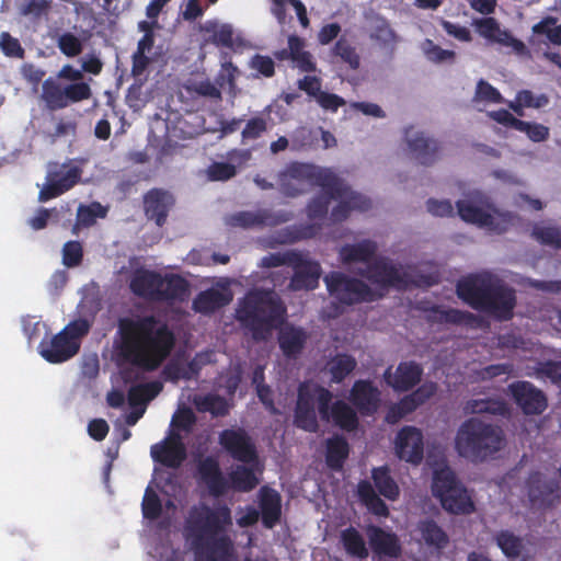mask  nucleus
<instances>
[{
    "mask_svg": "<svg viewBox=\"0 0 561 561\" xmlns=\"http://www.w3.org/2000/svg\"><path fill=\"white\" fill-rule=\"evenodd\" d=\"M117 357L144 371L157 370L171 355L175 335L152 314L123 317L117 322Z\"/></svg>",
    "mask_w": 561,
    "mask_h": 561,
    "instance_id": "1",
    "label": "nucleus"
},
{
    "mask_svg": "<svg viewBox=\"0 0 561 561\" xmlns=\"http://www.w3.org/2000/svg\"><path fill=\"white\" fill-rule=\"evenodd\" d=\"M231 526V510L226 504L215 507L201 504L190 510L185 533L195 548L208 550L205 561H227L233 551L232 540L227 535Z\"/></svg>",
    "mask_w": 561,
    "mask_h": 561,
    "instance_id": "2",
    "label": "nucleus"
},
{
    "mask_svg": "<svg viewBox=\"0 0 561 561\" xmlns=\"http://www.w3.org/2000/svg\"><path fill=\"white\" fill-rule=\"evenodd\" d=\"M456 294L472 309L500 321H506L513 317L516 305L515 290L489 272L462 277L456 284Z\"/></svg>",
    "mask_w": 561,
    "mask_h": 561,
    "instance_id": "3",
    "label": "nucleus"
},
{
    "mask_svg": "<svg viewBox=\"0 0 561 561\" xmlns=\"http://www.w3.org/2000/svg\"><path fill=\"white\" fill-rule=\"evenodd\" d=\"M286 307L273 289L249 291L240 302L236 318L254 341H265L285 321Z\"/></svg>",
    "mask_w": 561,
    "mask_h": 561,
    "instance_id": "4",
    "label": "nucleus"
},
{
    "mask_svg": "<svg viewBox=\"0 0 561 561\" xmlns=\"http://www.w3.org/2000/svg\"><path fill=\"white\" fill-rule=\"evenodd\" d=\"M504 444L505 435L501 426L476 416L463 421L455 436L457 454L473 463H482L494 457Z\"/></svg>",
    "mask_w": 561,
    "mask_h": 561,
    "instance_id": "5",
    "label": "nucleus"
},
{
    "mask_svg": "<svg viewBox=\"0 0 561 561\" xmlns=\"http://www.w3.org/2000/svg\"><path fill=\"white\" fill-rule=\"evenodd\" d=\"M279 191L288 197H296L307 191V186H319L324 194L334 197L345 192L344 181L332 170L311 163L291 162L278 173Z\"/></svg>",
    "mask_w": 561,
    "mask_h": 561,
    "instance_id": "6",
    "label": "nucleus"
},
{
    "mask_svg": "<svg viewBox=\"0 0 561 561\" xmlns=\"http://www.w3.org/2000/svg\"><path fill=\"white\" fill-rule=\"evenodd\" d=\"M59 79L72 81L62 85L53 78L46 79L42 84L41 99L49 111H58L68 107L71 104L80 103L92 96L91 87L82 82V70L73 68L71 65H65L58 72Z\"/></svg>",
    "mask_w": 561,
    "mask_h": 561,
    "instance_id": "7",
    "label": "nucleus"
},
{
    "mask_svg": "<svg viewBox=\"0 0 561 561\" xmlns=\"http://www.w3.org/2000/svg\"><path fill=\"white\" fill-rule=\"evenodd\" d=\"M332 398V392L317 382L311 380L300 382L294 410V425L305 432L317 433L319 423L316 403L321 420L329 421V404H331Z\"/></svg>",
    "mask_w": 561,
    "mask_h": 561,
    "instance_id": "8",
    "label": "nucleus"
},
{
    "mask_svg": "<svg viewBox=\"0 0 561 561\" xmlns=\"http://www.w3.org/2000/svg\"><path fill=\"white\" fill-rule=\"evenodd\" d=\"M432 494L439 500L442 507L450 514L466 515L474 511V503L466 486L448 466L434 470Z\"/></svg>",
    "mask_w": 561,
    "mask_h": 561,
    "instance_id": "9",
    "label": "nucleus"
},
{
    "mask_svg": "<svg viewBox=\"0 0 561 561\" xmlns=\"http://www.w3.org/2000/svg\"><path fill=\"white\" fill-rule=\"evenodd\" d=\"M323 282L332 302L337 308H346L364 302H374L382 297L367 283L343 272L332 271L328 273Z\"/></svg>",
    "mask_w": 561,
    "mask_h": 561,
    "instance_id": "10",
    "label": "nucleus"
},
{
    "mask_svg": "<svg viewBox=\"0 0 561 561\" xmlns=\"http://www.w3.org/2000/svg\"><path fill=\"white\" fill-rule=\"evenodd\" d=\"M358 274L381 288L405 289L412 285L430 287L435 284L433 277L428 275H420L417 279H414L410 273L402 271L388 257L376 259Z\"/></svg>",
    "mask_w": 561,
    "mask_h": 561,
    "instance_id": "11",
    "label": "nucleus"
},
{
    "mask_svg": "<svg viewBox=\"0 0 561 561\" xmlns=\"http://www.w3.org/2000/svg\"><path fill=\"white\" fill-rule=\"evenodd\" d=\"M218 442L232 459L242 463H254L257 461L256 445L244 428H226L219 433Z\"/></svg>",
    "mask_w": 561,
    "mask_h": 561,
    "instance_id": "12",
    "label": "nucleus"
},
{
    "mask_svg": "<svg viewBox=\"0 0 561 561\" xmlns=\"http://www.w3.org/2000/svg\"><path fill=\"white\" fill-rule=\"evenodd\" d=\"M396 455L412 465H420L424 458V436L420 428L403 426L396 436Z\"/></svg>",
    "mask_w": 561,
    "mask_h": 561,
    "instance_id": "13",
    "label": "nucleus"
},
{
    "mask_svg": "<svg viewBox=\"0 0 561 561\" xmlns=\"http://www.w3.org/2000/svg\"><path fill=\"white\" fill-rule=\"evenodd\" d=\"M290 261L294 274L289 282V289L293 291L313 290L319 286L321 265L317 261L308 260L297 253Z\"/></svg>",
    "mask_w": 561,
    "mask_h": 561,
    "instance_id": "14",
    "label": "nucleus"
},
{
    "mask_svg": "<svg viewBox=\"0 0 561 561\" xmlns=\"http://www.w3.org/2000/svg\"><path fill=\"white\" fill-rule=\"evenodd\" d=\"M456 206L458 215L463 221L474 224L479 227L489 228L497 232H503L506 230V226L500 227L497 218H501L504 224H510L513 219L511 214H496L497 216H495L467 199L458 201Z\"/></svg>",
    "mask_w": 561,
    "mask_h": 561,
    "instance_id": "15",
    "label": "nucleus"
},
{
    "mask_svg": "<svg viewBox=\"0 0 561 561\" xmlns=\"http://www.w3.org/2000/svg\"><path fill=\"white\" fill-rule=\"evenodd\" d=\"M560 500V486L556 479L540 472L528 474V501L542 507H552Z\"/></svg>",
    "mask_w": 561,
    "mask_h": 561,
    "instance_id": "16",
    "label": "nucleus"
},
{
    "mask_svg": "<svg viewBox=\"0 0 561 561\" xmlns=\"http://www.w3.org/2000/svg\"><path fill=\"white\" fill-rule=\"evenodd\" d=\"M150 454L156 462L176 469L186 459V448L178 433H171L162 442L151 446Z\"/></svg>",
    "mask_w": 561,
    "mask_h": 561,
    "instance_id": "17",
    "label": "nucleus"
},
{
    "mask_svg": "<svg viewBox=\"0 0 561 561\" xmlns=\"http://www.w3.org/2000/svg\"><path fill=\"white\" fill-rule=\"evenodd\" d=\"M198 480L206 485L210 495L219 497L229 490L228 479L225 478L219 461L213 456H206L197 461Z\"/></svg>",
    "mask_w": 561,
    "mask_h": 561,
    "instance_id": "18",
    "label": "nucleus"
},
{
    "mask_svg": "<svg viewBox=\"0 0 561 561\" xmlns=\"http://www.w3.org/2000/svg\"><path fill=\"white\" fill-rule=\"evenodd\" d=\"M80 350V343L71 342L61 332L38 345L41 356L50 364H60L72 358Z\"/></svg>",
    "mask_w": 561,
    "mask_h": 561,
    "instance_id": "19",
    "label": "nucleus"
},
{
    "mask_svg": "<svg viewBox=\"0 0 561 561\" xmlns=\"http://www.w3.org/2000/svg\"><path fill=\"white\" fill-rule=\"evenodd\" d=\"M174 205V197L162 188H151L144 195V210L148 220H153L158 227L167 222L169 211Z\"/></svg>",
    "mask_w": 561,
    "mask_h": 561,
    "instance_id": "20",
    "label": "nucleus"
},
{
    "mask_svg": "<svg viewBox=\"0 0 561 561\" xmlns=\"http://www.w3.org/2000/svg\"><path fill=\"white\" fill-rule=\"evenodd\" d=\"M405 140L413 158L422 165H431L438 159V142L413 127L405 129Z\"/></svg>",
    "mask_w": 561,
    "mask_h": 561,
    "instance_id": "21",
    "label": "nucleus"
},
{
    "mask_svg": "<svg viewBox=\"0 0 561 561\" xmlns=\"http://www.w3.org/2000/svg\"><path fill=\"white\" fill-rule=\"evenodd\" d=\"M350 401L365 416L377 412L380 392L369 380H356L350 392Z\"/></svg>",
    "mask_w": 561,
    "mask_h": 561,
    "instance_id": "22",
    "label": "nucleus"
},
{
    "mask_svg": "<svg viewBox=\"0 0 561 561\" xmlns=\"http://www.w3.org/2000/svg\"><path fill=\"white\" fill-rule=\"evenodd\" d=\"M345 192L342 196L334 197L327 194L329 198L339 201V204L331 211V220L333 222L344 221L352 210L366 211L371 207V202L366 196L353 192L344 182Z\"/></svg>",
    "mask_w": 561,
    "mask_h": 561,
    "instance_id": "23",
    "label": "nucleus"
},
{
    "mask_svg": "<svg viewBox=\"0 0 561 561\" xmlns=\"http://www.w3.org/2000/svg\"><path fill=\"white\" fill-rule=\"evenodd\" d=\"M367 535L369 546L376 556L388 558L400 557L402 548L396 534L373 525L368 527Z\"/></svg>",
    "mask_w": 561,
    "mask_h": 561,
    "instance_id": "24",
    "label": "nucleus"
},
{
    "mask_svg": "<svg viewBox=\"0 0 561 561\" xmlns=\"http://www.w3.org/2000/svg\"><path fill=\"white\" fill-rule=\"evenodd\" d=\"M391 368L385 373L387 382L397 391H409L414 388L422 378L423 368L415 362H401L393 376L390 374Z\"/></svg>",
    "mask_w": 561,
    "mask_h": 561,
    "instance_id": "25",
    "label": "nucleus"
},
{
    "mask_svg": "<svg viewBox=\"0 0 561 561\" xmlns=\"http://www.w3.org/2000/svg\"><path fill=\"white\" fill-rule=\"evenodd\" d=\"M160 286L161 274L144 267L136 268L129 280V289L135 296L154 301Z\"/></svg>",
    "mask_w": 561,
    "mask_h": 561,
    "instance_id": "26",
    "label": "nucleus"
},
{
    "mask_svg": "<svg viewBox=\"0 0 561 561\" xmlns=\"http://www.w3.org/2000/svg\"><path fill=\"white\" fill-rule=\"evenodd\" d=\"M286 214L273 215L263 209L259 211H239L229 217L228 224L233 227L252 228L260 226H274L287 221Z\"/></svg>",
    "mask_w": 561,
    "mask_h": 561,
    "instance_id": "27",
    "label": "nucleus"
},
{
    "mask_svg": "<svg viewBox=\"0 0 561 561\" xmlns=\"http://www.w3.org/2000/svg\"><path fill=\"white\" fill-rule=\"evenodd\" d=\"M190 295V283L179 274L161 275V286L158 288L156 301L183 302Z\"/></svg>",
    "mask_w": 561,
    "mask_h": 561,
    "instance_id": "28",
    "label": "nucleus"
},
{
    "mask_svg": "<svg viewBox=\"0 0 561 561\" xmlns=\"http://www.w3.org/2000/svg\"><path fill=\"white\" fill-rule=\"evenodd\" d=\"M232 300L230 291L217 288H208L196 295L193 300V309L202 314H210L216 310L227 306Z\"/></svg>",
    "mask_w": 561,
    "mask_h": 561,
    "instance_id": "29",
    "label": "nucleus"
},
{
    "mask_svg": "<svg viewBox=\"0 0 561 561\" xmlns=\"http://www.w3.org/2000/svg\"><path fill=\"white\" fill-rule=\"evenodd\" d=\"M259 506L264 527L273 528L280 519L282 499L274 489L263 486L260 491Z\"/></svg>",
    "mask_w": 561,
    "mask_h": 561,
    "instance_id": "30",
    "label": "nucleus"
},
{
    "mask_svg": "<svg viewBox=\"0 0 561 561\" xmlns=\"http://www.w3.org/2000/svg\"><path fill=\"white\" fill-rule=\"evenodd\" d=\"M417 531L420 541L437 552L444 550L449 543L447 533L433 519L425 518L419 522Z\"/></svg>",
    "mask_w": 561,
    "mask_h": 561,
    "instance_id": "31",
    "label": "nucleus"
},
{
    "mask_svg": "<svg viewBox=\"0 0 561 561\" xmlns=\"http://www.w3.org/2000/svg\"><path fill=\"white\" fill-rule=\"evenodd\" d=\"M307 333L301 328L287 327L278 333V344L282 353L289 359L297 358L307 342Z\"/></svg>",
    "mask_w": 561,
    "mask_h": 561,
    "instance_id": "32",
    "label": "nucleus"
},
{
    "mask_svg": "<svg viewBox=\"0 0 561 561\" xmlns=\"http://www.w3.org/2000/svg\"><path fill=\"white\" fill-rule=\"evenodd\" d=\"M377 252V244L371 240H363L354 244H345L340 250V257L343 264L371 263Z\"/></svg>",
    "mask_w": 561,
    "mask_h": 561,
    "instance_id": "33",
    "label": "nucleus"
},
{
    "mask_svg": "<svg viewBox=\"0 0 561 561\" xmlns=\"http://www.w3.org/2000/svg\"><path fill=\"white\" fill-rule=\"evenodd\" d=\"M287 43L289 45L288 54L295 66L302 72H316L317 64L312 54L305 49V39L297 35H289Z\"/></svg>",
    "mask_w": 561,
    "mask_h": 561,
    "instance_id": "34",
    "label": "nucleus"
},
{
    "mask_svg": "<svg viewBox=\"0 0 561 561\" xmlns=\"http://www.w3.org/2000/svg\"><path fill=\"white\" fill-rule=\"evenodd\" d=\"M329 414L333 423L343 431L354 432L357 430L359 420L356 411L342 400L332 405L329 404Z\"/></svg>",
    "mask_w": 561,
    "mask_h": 561,
    "instance_id": "35",
    "label": "nucleus"
},
{
    "mask_svg": "<svg viewBox=\"0 0 561 561\" xmlns=\"http://www.w3.org/2000/svg\"><path fill=\"white\" fill-rule=\"evenodd\" d=\"M357 494L363 505L367 510L379 517H388L389 508L386 502L376 493L374 485L367 481L362 480L357 484Z\"/></svg>",
    "mask_w": 561,
    "mask_h": 561,
    "instance_id": "36",
    "label": "nucleus"
},
{
    "mask_svg": "<svg viewBox=\"0 0 561 561\" xmlns=\"http://www.w3.org/2000/svg\"><path fill=\"white\" fill-rule=\"evenodd\" d=\"M350 455V445L345 437L335 435L327 440L325 461L330 469L341 470Z\"/></svg>",
    "mask_w": 561,
    "mask_h": 561,
    "instance_id": "37",
    "label": "nucleus"
},
{
    "mask_svg": "<svg viewBox=\"0 0 561 561\" xmlns=\"http://www.w3.org/2000/svg\"><path fill=\"white\" fill-rule=\"evenodd\" d=\"M371 479L380 495L389 501H396L400 495V489L390 473L388 466L373 468Z\"/></svg>",
    "mask_w": 561,
    "mask_h": 561,
    "instance_id": "38",
    "label": "nucleus"
},
{
    "mask_svg": "<svg viewBox=\"0 0 561 561\" xmlns=\"http://www.w3.org/2000/svg\"><path fill=\"white\" fill-rule=\"evenodd\" d=\"M341 542L350 557L365 560L369 556L366 542L362 534L353 526L341 531Z\"/></svg>",
    "mask_w": 561,
    "mask_h": 561,
    "instance_id": "39",
    "label": "nucleus"
},
{
    "mask_svg": "<svg viewBox=\"0 0 561 561\" xmlns=\"http://www.w3.org/2000/svg\"><path fill=\"white\" fill-rule=\"evenodd\" d=\"M428 311V320L438 323L469 324L476 320V316L469 311L454 308L444 309L438 305L431 307Z\"/></svg>",
    "mask_w": 561,
    "mask_h": 561,
    "instance_id": "40",
    "label": "nucleus"
},
{
    "mask_svg": "<svg viewBox=\"0 0 561 561\" xmlns=\"http://www.w3.org/2000/svg\"><path fill=\"white\" fill-rule=\"evenodd\" d=\"M370 38L377 42L382 49L387 50L389 56L393 55L396 45L399 41L397 33L383 18L376 19L370 33Z\"/></svg>",
    "mask_w": 561,
    "mask_h": 561,
    "instance_id": "41",
    "label": "nucleus"
},
{
    "mask_svg": "<svg viewBox=\"0 0 561 561\" xmlns=\"http://www.w3.org/2000/svg\"><path fill=\"white\" fill-rule=\"evenodd\" d=\"M331 56L351 70H357L360 66V56L353 43L345 36H341L331 48Z\"/></svg>",
    "mask_w": 561,
    "mask_h": 561,
    "instance_id": "42",
    "label": "nucleus"
},
{
    "mask_svg": "<svg viewBox=\"0 0 561 561\" xmlns=\"http://www.w3.org/2000/svg\"><path fill=\"white\" fill-rule=\"evenodd\" d=\"M228 482L229 489L238 492H250L256 488L259 484V479L256 478L253 469L243 465H238L229 473Z\"/></svg>",
    "mask_w": 561,
    "mask_h": 561,
    "instance_id": "43",
    "label": "nucleus"
},
{
    "mask_svg": "<svg viewBox=\"0 0 561 561\" xmlns=\"http://www.w3.org/2000/svg\"><path fill=\"white\" fill-rule=\"evenodd\" d=\"M466 412L471 414H493L505 416L510 413L507 404L499 399H472L467 401L465 407Z\"/></svg>",
    "mask_w": 561,
    "mask_h": 561,
    "instance_id": "44",
    "label": "nucleus"
},
{
    "mask_svg": "<svg viewBox=\"0 0 561 561\" xmlns=\"http://www.w3.org/2000/svg\"><path fill=\"white\" fill-rule=\"evenodd\" d=\"M194 404L199 412H209L214 416H225L229 412L227 400L219 394L196 397Z\"/></svg>",
    "mask_w": 561,
    "mask_h": 561,
    "instance_id": "45",
    "label": "nucleus"
},
{
    "mask_svg": "<svg viewBox=\"0 0 561 561\" xmlns=\"http://www.w3.org/2000/svg\"><path fill=\"white\" fill-rule=\"evenodd\" d=\"M356 367V360L348 354H337L330 362L332 381L342 382Z\"/></svg>",
    "mask_w": 561,
    "mask_h": 561,
    "instance_id": "46",
    "label": "nucleus"
},
{
    "mask_svg": "<svg viewBox=\"0 0 561 561\" xmlns=\"http://www.w3.org/2000/svg\"><path fill=\"white\" fill-rule=\"evenodd\" d=\"M495 541L502 552L511 559L517 558L523 549L522 539L510 530H501L495 535Z\"/></svg>",
    "mask_w": 561,
    "mask_h": 561,
    "instance_id": "47",
    "label": "nucleus"
},
{
    "mask_svg": "<svg viewBox=\"0 0 561 561\" xmlns=\"http://www.w3.org/2000/svg\"><path fill=\"white\" fill-rule=\"evenodd\" d=\"M142 516L149 520H156L162 513V503L159 495L148 486L141 503Z\"/></svg>",
    "mask_w": 561,
    "mask_h": 561,
    "instance_id": "48",
    "label": "nucleus"
},
{
    "mask_svg": "<svg viewBox=\"0 0 561 561\" xmlns=\"http://www.w3.org/2000/svg\"><path fill=\"white\" fill-rule=\"evenodd\" d=\"M57 47L69 58L79 56L83 50L82 41L71 32H65L58 36Z\"/></svg>",
    "mask_w": 561,
    "mask_h": 561,
    "instance_id": "49",
    "label": "nucleus"
},
{
    "mask_svg": "<svg viewBox=\"0 0 561 561\" xmlns=\"http://www.w3.org/2000/svg\"><path fill=\"white\" fill-rule=\"evenodd\" d=\"M536 34L545 35L554 45H561V25H557V19L548 16L533 26Z\"/></svg>",
    "mask_w": 561,
    "mask_h": 561,
    "instance_id": "50",
    "label": "nucleus"
},
{
    "mask_svg": "<svg viewBox=\"0 0 561 561\" xmlns=\"http://www.w3.org/2000/svg\"><path fill=\"white\" fill-rule=\"evenodd\" d=\"M473 102L503 103L504 99L500 91L486 80L480 79L477 82Z\"/></svg>",
    "mask_w": 561,
    "mask_h": 561,
    "instance_id": "51",
    "label": "nucleus"
},
{
    "mask_svg": "<svg viewBox=\"0 0 561 561\" xmlns=\"http://www.w3.org/2000/svg\"><path fill=\"white\" fill-rule=\"evenodd\" d=\"M186 90L198 96L208 98L215 101H221L222 95L221 91L216 84H214L209 79L201 80V81H192Z\"/></svg>",
    "mask_w": 561,
    "mask_h": 561,
    "instance_id": "52",
    "label": "nucleus"
},
{
    "mask_svg": "<svg viewBox=\"0 0 561 561\" xmlns=\"http://www.w3.org/2000/svg\"><path fill=\"white\" fill-rule=\"evenodd\" d=\"M106 209L100 203H92L89 206H80L78 209V222L84 227H90L95 222L96 218H104Z\"/></svg>",
    "mask_w": 561,
    "mask_h": 561,
    "instance_id": "53",
    "label": "nucleus"
},
{
    "mask_svg": "<svg viewBox=\"0 0 561 561\" xmlns=\"http://www.w3.org/2000/svg\"><path fill=\"white\" fill-rule=\"evenodd\" d=\"M83 249L79 241H68L62 247V263L67 267H76L82 263Z\"/></svg>",
    "mask_w": 561,
    "mask_h": 561,
    "instance_id": "54",
    "label": "nucleus"
},
{
    "mask_svg": "<svg viewBox=\"0 0 561 561\" xmlns=\"http://www.w3.org/2000/svg\"><path fill=\"white\" fill-rule=\"evenodd\" d=\"M423 50L428 60L437 64L453 61L456 56L454 50L443 49L431 39L424 42Z\"/></svg>",
    "mask_w": 561,
    "mask_h": 561,
    "instance_id": "55",
    "label": "nucleus"
},
{
    "mask_svg": "<svg viewBox=\"0 0 561 561\" xmlns=\"http://www.w3.org/2000/svg\"><path fill=\"white\" fill-rule=\"evenodd\" d=\"M51 178L64 194L80 181L81 170L78 167H71L66 172H55Z\"/></svg>",
    "mask_w": 561,
    "mask_h": 561,
    "instance_id": "56",
    "label": "nucleus"
},
{
    "mask_svg": "<svg viewBox=\"0 0 561 561\" xmlns=\"http://www.w3.org/2000/svg\"><path fill=\"white\" fill-rule=\"evenodd\" d=\"M548 408V399L543 391L528 382V415L541 414Z\"/></svg>",
    "mask_w": 561,
    "mask_h": 561,
    "instance_id": "57",
    "label": "nucleus"
},
{
    "mask_svg": "<svg viewBox=\"0 0 561 561\" xmlns=\"http://www.w3.org/2000/svg\"><path fill=\"white\" fill-rule=\"evenodd\" d=\"M488 115L495 121L496 123L517 129L519 131H526V122L516 118L512 113H510L507 110L501 108L497 111H491L488 113Z\"/></svg>",
    "mask_w": 561,
    "mask_h": 561,
    "instance_id": "58",
    "label": "nucleus"
},
{
    "mask_svg": "<svg viewBox=\"0 0 561 561\" xmlns=\"http://www.w3.org/2000/svg\"><path fill=\"white\" fill-rule=\"evenodd\" d=\"M90 328L87 319H77L68 323L60 332L71 342L80 343V339L89 333Z\"/></svg>",
    "mask_w": 561,
    "mask_h": 561,
    "instance_id": "59",
    "label": "nucleus"
},
{
    "mask_svg": "<svg viewBox=\"0 0 561 561\" xmlns=\"http://www.w3.org/2000/svg\"><path fill=\"white\" fill-rule=\"evenodd\" d=\"M266 129V119L261 116H255L247 122L241 135L244 140H254L260 138Z\"/></svg>",
    "mask_w": 561,
    "mask_h": 561,
    "instance_id": "60",
    "label": "nucleus"
},
{
    "mask_svg": "<svg viewBox=\"0 0 561 561\" xmlns=\"http://www.w3.org/2000/svg\"><path fill=\"white\" fill-rule=\"evenodd\" d=\"M533 234L545 245L561 249V232L554 227L535 229Z\"/></svg>",
    "mask_w": 561,
    "mask_h": 561,
    "instance_id": "61",
    "label": "nucleus"
},
{
    "mask_svg": "<svg viewBox=\"0 0 561 561\" xmlns=\"http://www.w3.org/2000/svg\"><path fill=\"white\" fill-rule=\"evenodd\" d=\"M331 198L328 195L317 196L307 206V214L311 220L324 219L328 215Z\"/></svg>",
    "mask_w": 561,
    "mask_h": 561,
    "instance_id": "62",
    "label": "nucleus"
},
{
    "mask_svg": "<svg viewBox=\"0 0 561 561\" xmlns=\"http://www.w3.org/2000/svg\"><path fill=\"white\" fill-rule=\"evenodd\" d=\"M237 169L228 162H214L208 168V176L213 181H227L233 178Z\"/></svg>",
    "mask_w": 561,
    "mask_h": 561,
    "instance_id": "63",
    "label": "nucleus"
},
{
    "mask_svg": "<svg viewBox=\"0 0 561 561\" xmlns=\"http://www.w3.org/2000/svg\"><path fill=\"white\" fill-rule=\"evenodd\" d=\"M477 32L484 38L493 41L500 33V25L494 18H481L473 22Z\"/></svg>",
    "mask_w": 561,
    "mask_h": 561,
    "instance_id": "64",
    "label": "nucleus"
}]
</instances>
